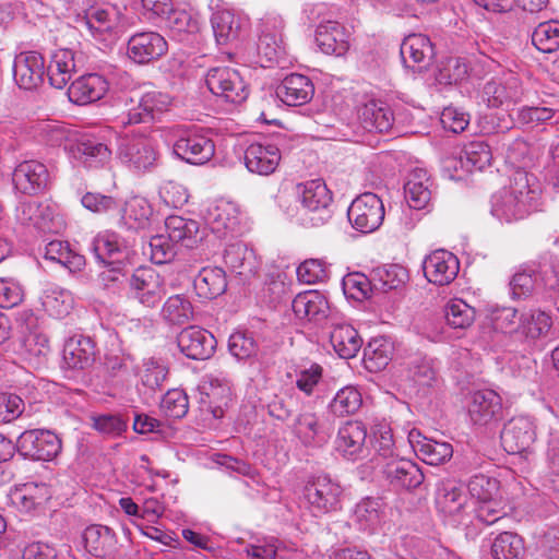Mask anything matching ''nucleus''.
<instances>
[{"mask_svg": "<svg viewBox=\"0 0 559 559\" xmlns=\"http://www.w3.org/2000/svg\"><path fill=\"white\" fill-rule=\"evenodd\" d=\"M166 26L174 35L192 34L199 28L198 21L185 10L169 11L165 16Z\"/></svg>", "mask_w": 559, "mask_h": 559, "instance_id": "nucleus-61", "label": "nucleus"}, {"mask_svg": "<svg viewBox=\"0 0 559 559\" xmlns=\"http://www.w3.org/2000/svg\"><path fill=\"white\" fill-rule=\"evenodd\" d=\"M313 94L314 86L311 80L298 73L286 75L276 88V95L288 106H302L313 97Z\"/></svg>", "mask_w": 559, "mask_h": 559, "instance_id": "nucleus-30", "label": "nucleus"}, {"mask_svg": "<svg viewBox=\"0 0 559 559\" xmlns=\"http://www.w3.org/2000/svg\"><path fill=\"white\" fill-rule=\"evenodd\" d=\"M394 354L393 342L385 337H373L364 348V364L370 372L383 370L392 360Z\"/></svg>", "mask_w": 559, "mask_h": 559, "instance_id": "nucleus-43", "label": "nucleus"}, {"mask_svg": "<svg viewBox=\"0 0 559 559\" xmlns=\"http://www.w3.org/2000/svg\"><path fill=\"white\" fill-rule=\"evenodd\" d=\"M224 262L231 272L246 278L254 275L260 267L254 251L242 242L230 243L226 247Z\"/></svg>", "mask_w": 559, "mask_h": 559, "instance_id": "nucleus-38", "label": "nucleus"}, {"mask_svg": "<svg viewBox=\"0 0 559 559\" xmlns=\"http://www.w3.org/2000/svg\"><path fill=\"white\" fill-rule=\"evenodd\" d=\"M357 116L361 127L371 132H389L394 124L391 107L379 99H367L357 107Z\"/></svg>", "mask_w": 559, "mask_h": 559, "instance_id": "nucleus-23", "label": "nucleus"}, {"mask_svg": "<svg viewBox=\"0 0 559 559\" xmlns=\"http://www.w3.org/2000/svg\"><path fill=\"white\" fill-rule=\"evenodd\" d=\"M258 348V343L252 333L237 331L229 336L228 349L239 360L255 356Z\"/></svg>", "mask_w": 559, "mask_h": 559, "instance_id": "nucleus-58", "label": "nucleus"}, {"mask_svg": "<svg viewBox=\"0 0 559 559\" xmlns=\"http://www.w3.org/2000/svg\"><path fill=\"white\" fill-rule=\"evenodd\" d=\"M284 26V20L278 15H269L261 21L258 52L270 62H278L286 53Z\"/></svg>", "mask_w": 559, "mask_h": 559, "instance_id": "nucleus-13", "label": "nucleus"}, {"mask_svg": "<svg viewBox=\"0 0 559 559\" xmlns=\"http://www.w3.org/2000/svg\"><path fill=\"white\" fill-rule=\"evenodd\" d=\"M467 412L474 425L488 426L502 417V399L490 389L474 391L469 395Z\"/></svg>", "mask_w": 559, "mask_h": 559, "instance_id": "nucleus-15", "label": "nucleus"}, {"mask_svg": "<svg viewBox=\"0 0 559 559\" xmlns=\"http://www.w3.org/2000/svg\"><path fill=\"white\" fill-rule=\"evenodd\" d=\"M245 19L228 9L212 14L211 24L217 45H227L237 40L242 33Z\"/></svg>", "mask_w": 559, "mask_h": 559, "instance_id": "nucleus-35", "label": "nucleus"}, {"mask_svg": "<svg viewBox=\"0 0 559 559\" xmlns=\"http://www.w3.org/2000/svg\"><path fill=\"white\" fill-rule=\"evenodd\" d=\"M173 150L180 159L193 165H203L214 156L215 145L206 135L189 131L174 143Z\"/></svg>", "mask_w": 559, "mask_h": 559, "instance_id": "nucleus-17", "label": "nucleus"}, {"mask_svg": "<svg viewBox=\"0 0 559 559\" xmlns=\"http://www.w3.org/2000/svg\"><path fill=\"white\" fill-rule=\"evenodd\" d=\"M281 160L278 147L271 143H251L245 151V165L249 171L267 176L275 171Z\"/></svg>", "mask_w": 559, "mask_h": 559, "instance_id": "nucleus-25", "label": "nucleus"}, {"mask_svg": "<svg viewBox=\"0 0 559 559\" xmlns=\"http://www.w3.org/2000/svg\"><path fill=\"white\" fill-rule=\"evenodd\" d=\"M423 270L425 277L430 283L444 286L449 285L457 276L460 262L450 251L439 249L425 258Z\"/></svg>", "mask_w": 559, "mask_h": 559, "instance_id": "nucleus-18", "label": "nucleus"}, {"mask_svg": "<svg viewBox=\"0 0 559 559\" xmlns=\"http://www.w3.org/2000/svg\"><path fill=\"white\" fill-rule=\"evenodd\" d=\"M343 489L328 475L309 479L304 487V498L313 513L324 514L338 508Z\"/></svg>", "mask_w": 559, "mask_h": 559, "instance_id": "nucleus-7", "label": "nucleus"}, {"mask_svg": "<svg viewBox=\"0 0 559 559\" xmlns=\"http://www.w3.org/2000/svg\"><path fill=\"white\" fill-rule=\"evenodd\" d=\"M67 150L74 159L90 168L104 165L111 156V150L105 143L91 136L76 139L67 146Z\"/></svg>", "mask_w": 559, "mask_h": 559, "instance_id": "nucleus-27", "label": "nucleus"}, {"mask_svg": "<svg viewBox=\"0 0 559 559\" xmlns=\"http://www.w3.org/2000/svg\"><path fill=\"white\" fill-rule=\"evenodd\" d=\"M498 487L499 483L496 478L485 475H476L472 477L467 485L468 492L476 502L495 498Z\"/></svg>", "mask_w": 559, "mask_h": 559, "instance_id": "nucleus-63", "label": "nucleus"}, {"mask_svg": "<svg viewBox=\"0 0 559 559\" xmlns=\"http://www.w3.org/2000/svg\"><path fill=\"white\" fill-rule=\"evenodd\" d=\"M84 24L94 36L110 33L118 24V13L115 8H93L86 13Z\"/></svg>", "mask_w": 559, "mask_h": 559, "instance_id": "nucleus-55", "label": "nucleus"}, {"mask_svg": "<svg viewBox=\"0 0 559 559\" xmlns=\"http://www.w3.org/2000/svg\"><path fill=\"white\" fill-rule=\"evenodd\" d=\"M523 94L522 82L512 72L488 81L483 88V99L493 108L515 105L522 100Z\"/></svg>", "mask_w": 559, "mask_h": 559, "instance_id": "nucleus-12", "label": "nucleus"}, {"mask_svg": "<svg viewBox=\"0 0 559 559\" xmlns=\"http://www.w3.org/2000/svg\"><path fill=\"white\" fill-rule=\"evenodd\" d=\"M420 438L418 431L409 433V441L417 456L426 464L440 465L448 462L453 455V447L449 442L437 441L428 438Z\"/></svg>", "mask_w": 559, "mask_h": 559, "instance_id": "nucleus-33", "label": "nucleus"}, {"mask_svg": "<svg viewBox=\"0 0 559 559\" xmlns=\"http://www.w3.org/2000/svg\"><path fill=\"white\" fill-rule=\"evenodd\" d=\"M316 43L326 55L343 56L349 48L348 34L336 21H324L318 25Z\"/></svg>", "mask_w": 559, "mask_h": 559, "instance_id": "nucleus-29", "label": "nucleus"}, {"mask_svg": "<svg viewBox=\"0 0 559 559\" xmlns=\"http://www.w3.org/2000/svg\"><path fill=\"white\" fill-rule=\"evenodd\" d=\"M490 552L493 559H521L524 542L515 533L502 532L493 539Z\"/></svg>", "mask_w": 559, "mask_h": 559, "instance_id": "nucleus-51", "label": "nucleus"}, {"mask_svg": "<svg viewBox=\"0 0 559 559\" xmlns=\"http://www.w3.org/2000/svg\"><path fill=\"white\" fill-rule=\"evenodd\" d=\"M474 513L478 521L486 525H492L506 518L508 511L501 501L491 498L489 500L475 502Z\"/></svg>", "mask_w": 559, "mask_h": 559, "instance_id": "nucleus-60", "label": "nucleus"}, {"mask_svg": "<svg viewBox=\"0 0 559 559\" xmlns=\"http://www.w3.org/2000/svg\"><path fill=\"white\" fill-rule=\"evenodd\" d=\"M204 218L212 231L218 236L234 234L238 230L239 211L233 202L218 200L211 203Z\"/></svg>", "mask_w": 559, "mask_h": 559, "instance_id": "nucleus-26", "label": "nucleus"}, {"mask_svg": "<svg viewBox=\"0 0 559 559\" xmlns=\"http://www.w3.org/2000/svg\"><path fill=\"white\" fill-rule=\"evenodd\" d=\"M49 181L50 176L47 166L35 159L21 162L12 174L14 188L27 195H35L45 191Z\"/></svg>", "mask_w": 559, "mask_h": 559, "instance_id": "nucleus-14", "label": "nucleus"}, {"mask_svg": "<svg viewBox=\"0 0 559 559\" xmlns=\"http://www.w3.org/2000/svg\"><path fill=\"white\" fill-rule=\"evenodd\" d=\"M165 229L171 242L189 249L195 248L203 239L199 223L182 216H168L165 221Z\"/></svg>", "mask_w": 559, "mask_h": 559, "instance_id": "nucleus-36", "label": "nucleus"}, {"mask_svg": "<svg viewBox=\"0 0 559 559\" xmlns=\"http://www.w3.org/2000/svg\"><path fill=\"white\" fill-rule=\"evenodd\" d=\"M46 73L45 59L37 51L19 53L13 63V78L20 88L33 91L44 81Z\"/></svg>", "mask_w": 559, "mask_h": 559, "instance_id": "nucleus-16", "label": "nucleus"}, {"mask_svg": "<svg viewBox=\"0 0 559 559\" xmlns=\"http://www.w3.org/2000/svg\"><path fill=\"white\" fill-rule=\"evenodd\" d=\"M538 191L531 186L526 171L516 170L510 183L491 198V214L501 222L524 219L538 206Z\"/></svg>", "mask_w": 559, "mask_h": 559, "instance_id": "nucleus-1", "label": "nucleus"}, {"mask_svg": "<svg viewBox=\"0 0 559 559\" xmlns=\"http://www.w3.org/2000/svg\"><path fill=\"white\" fill-rule=\"evenodd\" d=\"M167 41L156 32H142L128 40V56L134 62L144 64L159 59L167 51Z\"/></svg>", "mask_w": 559, "mask_h": 559, "instance_id": "nucleus-21", "label": "nucleus"}, {"mask_svg": "<svg viewBox=\"0 0 559 559\" xmlns=\"http://www.w3.org/2000/svg\"><path fill=\"white\" fill-rule=\"evenodd\" d=\"M433 56V45L426 35L411 34L401 45V57L407 68L421 71L430 64Z\"/></svg>", "mask_w": 559, "mask_h": 559, "instance_id": "nucleus-24", "label": "nucleus"}, {"mask_svg": "<svg viewBox=\"0 0 559 559\" xmlns=\"http://www.w3.org/2000/svg\"><path fill=\"white\" fill-rule=\"evenodd\" d=\"M447 323L453 329H467L475 320V309L462 299L450 300L444 309Z\"/></svg>", "mask_w": 559, "mask_h": 559, "instance_id": "nucleus-57", "label": "nucleus"}, {"mask_svg": "<svg viewBox=\"0 0 559 559\" xmlns=\"http://www.w3.org/2000/svg\"><path fill=\"white\" fill-rule=\"evenodd\" d=\"M330 342L335 353L344 359L355 357L362 345V340L352 325L335 326L331 332Z\"/></svg>", "mask_w": 559, "mask_h": 559, "instance_id": "nucleus-45", "label": "nucleus"}, {"mask_svg": "<svg viewBox=\"0 0 559 559\" xmlns=\"http://www.w3.org/2000/svg\"><path fill=\"white\" fill-rule=\"evenodd\" d=\"M41 304L50 316L63 318L72 310L74 299L70 290L50 285L43 293Z\"/></svg>", "mask_w": 559, "mask_h": 559, "instance_id": "nucleus-48", "label": "nucleus"}, {"mask_svg": "<svg viewBox=\"0 0 559 559\" xmlns=\"http://www.w3.org/2000/svg\"><path fill=\"white\" fill-rule=\"evenodd\" d=\"M501 444L510 454L526 452L536 440V424L530 416L512 417L501 431Z\"/></svg>", "mask_w": 559, "mask_h": 559, "instance_id": "nucleus-11", "label": "nucleus"}, {"mask_svg": "<svg viewBox=\"0 0 559 559\" xmlns=\"http://www.w3.org/2000/svg\"><path fill=\"white\" fill-rule=\"evenodd\" d=\"M160 408L167 417L182 418L188 413V396L182 390H168L162 399Z\"/></svg>", "mask_w": 559, "mask_h": 559, "instance_id": "nucleus-59", "label": "nucleus"}, {"mask_svg": "<svg viewBox=\"0 0 559 559\" xmlns=\"http://www.w3.org/2000/svg\"><path fill=\"white\" fill-rule=\"evenodd\" d=\"M372 285L376 289L389 292L403 287L408 281L407 270L400 264H385L372 270Z\"/></svg>", "mask_w": 559, "mask_h": 559, "instance_id": "nucleus-47", "label": "nucleus"}, {"mask_svg": "<svg viewBox=\"0 0 559 559\" xmlns=\"http://www.w3.org/2000/svg\"><path fill=\"white\" fill-rule=\"evenodd\" d=\"M95 257L103 264H123L129 255L126 241L115 231L98 234L92 243Z\"/></svg>", "mask_w": 559, "mask_h": 559, "instance_id": "nucleus-31", "label": "nucleus"}, {"mask_svg": "<svg viewBox=\"0 0 559 559\" xmlns=\"http://www.w3.org/2000/svg\"><path fill=\"white\" fill-rule=\"evenodd\" d=\"M180 352L194 360L209 359L216 348V340L212 333L199 326L183 329L177 336Z\"/></svg>", "mask_w": 559, "mask_h": 559, "instance_id": "nucleus-19", "label": "nucleus"}, {"mask_svg": "<svg viewBox=\"0 0 559 559\" xmlns=\"http://www.w3.org/2000/svg\"><path fill=\"white\" fill-rule=\"evenodd\" d=\"M436 504L444 515L459 518L466 504L464 486L455 480H442L437 488Z\"/></svg>", "mask_w": 559, "mask_h": 559, "instance_id": "nucleus-34", "label": "nucleus"}, {"mask_svg": "<svg viewBox=\"0 0 559 559\" xmlns=\"http://www.w3.org/2000/svg\"><path fill=\"white\" fill-rule=\"evenodd\" d=\"M108 88L109 84L103 75L88 73L71 83L68 95L71 102L85 105L103 98Z\"/></svg>", "mask_w": 559, "mask_h": 559, "instance_id": "nucleus-28", "label": "nucleus"}, {"mask_svg": "<svg viewBox=\"0 0 559 559\" xmlns=\"http://www.w3.org/2000/svg\"><path fill=\"white\" fill-rule=\"evenodd\" d=\"M292 430L305 447L321 448L329 442L333 426L324 416L305 411L295 418Z\"/></svg>", "mask_w": 559, "mask_h": 559, "instance_id": "nucleus-9", "label": "nucleus"}, {"mask_svg": "<svg viewBox=\"0 0 559 559\" xmlns=\"http://www.w3.org/2000/svg\"><path fill=\"white\" fill-rule=\"evenodd\" d=\"M371 285L372 278L369 280L361 273H349L342 281L344 294L356 300L368 298Z\"/></svg>", "mask_w": 559, "mask_h": 559, "instance_id": "nucleus-62", "label": "nucleus"}, {"mask_svg": "<svg viewBox=\"0 0 559 559\" xmlns=\"http://www.w3.org/2000/svg\"><path fill=\"white\" fill-rule=\"evenodd\" d=\"M171 97L159 91H150L138 98L130 97L126 100V111L118 117V123L123 127L151 123L156 116L168 110Z\"/></svg>", "mask_w": 559, "mask_h": 559, "instance_id": "nucleus-4", "label": "nucleus"}, {"mask_svg": "<svg viewBox=\"0 0 559 559\" xmlns=\"http://www.w3.org/2000/svg\"><path fill=\"white\" fill-rule=\"evenodd\" d=\"M383 516V503L378 498H365L359 501L353 513V521L359 530L374 532Z\"/></svg>", "mask_w": 559, "mask_h": 559, "instance_id": "nucleus-44", "label": "nucleus"}, {"mask_svg": "<svg viewBox=\"0 0 559 559\" xmlns=\"http://www.w3.org/2000/svg\"><path fill=\"white\" fill-rule=\"evenodd\" d=\"M44 258L63 265L70 272H78L85 265V258L74 252L68 242L52 240L45 247Z\"/></svg>", "mask_w": 559, "mask_h": 559, "instance_id": "nucleus-49", "label": "nucleus"}, {"mask_svg": "<svg viewBox=\"0 0 559 559\" xmlns=\"http://www.w3.org/2000/svg\"><path fill=\"white\" fill-rule=\"evenodd\" d=\"M160 314L167 323L181 325L192 319L193 307L183 295H174L166 300Z\"/></svg>", "mask_w": 559, "mask_h": 559, "instance_id": "nucleus-52", "label": "nucleus"}, {"mask_svg": "<svg viewBox=\"0 0 559 559\" xmlns=\"http://www.w3.org/2000/svg\"><path fill=\"white\" fill-rule=\"evenodd\" d=\"M296 198L300 206L287 214L306 227H319L332 218V193L321 179H312L296 186Z\"/></svg>", "mask_w": 559, "mask_h": 559, "instance_id": "nucleus-2", "label": "nucleus"}, {"mask_svg": "<svg viewBox=\"0 0 559 559\" xmlns=\"http://www.w3.org/2000/svg\"><path fill=\"white\" fill-rule=\"evenodd\" d=\"M361 404L360 392L355 386L347 385L337 391L329 407L333 414L346 416L356 413Z\"/></svg>", "mask_w": 559, "mask_h": 559, "instance_id": "nucleus-56", "label": "nucleus"}, {"mask_svg": "<svg viewBox=\"0 0 559 559\" xmlns=\"http://www.w3.org/2000/svg\"><path fill=\"white\" fill-rule=\"evenodd\" d=\"M431 180L425 169H414L404 185L405 200L411 209L423 210L431 200Z\"/></svg>", "mask_w": 559, "mask_h": 559, "instance_id": "nucleus-40", "label": "nucleus"}, {"mask_svg": "<svg viewBox=\"0 0 559 559\" xmlns=\"http://www.w3.org/2000/svg\"><path fill=\"white\" fill-rule=\"evenodd\" d=\"M292 308L298 319L308 321H320L326 318L329 312L326 299L317 292L298 294L292 302Z\"/></svg>", "mask_w": 559, "mask_h": 559, "instance_id": "nucleus-41", "label": "nucleus"}, {"mask_svg": "<svg viewBox=\"0 0 559 559\" xmlns=\"http://www.w3.org/2000/svg\"><path fill=\"white\" fill-rule=\"evenodd\" d=\"M384 215L382 200L372 192L358 195L347 211L348 221L353 228L362 234L377 230L382 225Z\"/></svg>", "mask_w": 559, "mask_h": 559, "instance_id": "nucleus-6", "label": "nucleus"}, {"mask_svg": "<svg viewBox=\"0 0 559 559\" xmlns=\"http://www.w3.org/2000/svg\"><path fill=\"white\" fill-rule=\"evenodd\" d=\"M95 360L94 342L83 335L70 337L63 346V364L73 370H83L93 365Z\"/></svg>", "mask_w": 559, "mask_h": 559, "instance_id": "nucleus-32", "label": "nucleus"}, {"mask_svg": "<svg viewBox=\"0 0 559 559\" xmlns=\"http://www.w3.org/2000/svg\"><path fill=\"white\" fill-rule=\"evenodd\" d=\"M367 428L358 420H349L340 427L335 440L336 451L345 459L358 460L367 454Z\"/></svg>", "mask_w": 559, "mask_h": 559, "instance_id": "nucleus-20", "label": "nucleus"}, {"mask_svg": "<svg viewBox=\"0 0 559 559\" xmlns=\"http://www.w3.org/2000/svg\"><path fill=\"white\" fill-rule=\"evenodd\" d=\"M383 474L393 487L407 490L416 489L425 479L420 467L415 462L404 457H395L386 462Z\"/></svg>", "mask_w": 559, "mask_h": 559, "instance_id": "nucleus-22", "label": "nucleus"}, {"mask_svg": "<svg viewBox=\"0 0 559 559\" xmlns=\"http://www.w3.org/2000/svg\"><path fill=\"white\" fill-rule=\"evenodd\" d=\"M468 64L464 58L449 57L442 60L436 72V82L440 85H452L467 78Z\"/></svg>", "mask_w": 559, "mask_h": 559, "instance_id": "nucleus-53", "label": "nucleus"}, {"mask_svg": "<svg viewBox=\"0 0 559 559\" xmlns=\"http://www.w3.org/2000/svg\"><path fill=\"white\" fill-rule=\"evenodd\" d=\"M118 158L130 171L144 174L157 166L159 153L154 141L148 136L126 135L119 144Z\"/></svg>", "mask_w": 559, "mask_h": 559, "instance_id": "nucleus-3", "label": "nucleus"}, {"mask_svg": "<svg viewBox=\"0 0 559 559\" xmlns=\"http://www.w3.org/2000/svg\"><path fill=\"white\" fill-rule=\"evenodd\" d=\"M131 295L146 308H155L166 294L164 280L151 267L138 269L129 280Z\"/></svg>", "mask_w": 559, "mask_h": 559, "instance_id": "nucleus-10", "label": "nucleus"}, {"mask_svg": "<svg viewBox=\"0 0 559 559\" xmlns=\"http://www.w3.org/2000/svg\"><path fill=\"white\" fill-rule=\"evenodd\" d=\"M205 83L213 95L226 103L241 104L249 96V88L240 72L230 67L211 68Z\"/></svg>", "mask_w": 559, "mask_h": 559, "instance_id": "nucleus-5", "label": "nucleus"}, {"mask_svg": "<svg viewBox=\"0 0 559 559\" xmlns=\"http://www.w3.org/2000/svg\"><path fill=\"white\" fill-rule=\"evenodd\" d=\"M199 297L214 299L225 293L227 281L225 271L221 267H203L193 281Z\"/></svg>", "mask_w": 559, "mask_h": 559, "instance_id": "nucleus-42", "label": "nucleus"}, {"mask_svg": "<svg viewBox=\"0 0 559 559\" xmlns=\"http://www.w3.org/2000/svg\"><path fill=\"white\" fill-rule=\"evenodd\" d=\"M552 325L551 318L544 311L527 310L520 314V330L518 335L527 341H535L545 336Z\"/></svg>", "mask_w": 559, "mask_h": 559, "instance_id": "nucleus-46", "label": "nucleus"}, {"mask_svg": "<svg viewBox=\"0 0 559 559\" xmlns=\"http://www.w3.org/2000/svg\"><path fill=\"white\" fill-rule=\"evenodd\" d=\"M153 209L142 197L130 198L122 209L121 221L129 229H143L148 225Z\"/></svg>", "mask_w": 559, "mask_h": 559, "instance_id": "nucleus-50", "label": "nucleus"}, {"mask_svg": "<svg viewBox=\"0 0 559 559\" xmlns=\"http://www.w3.org/2000/svg\"><path fill=\"white\" fill-rule=\"evenodd\" d=\"M75 71V53L68 48H60L53 51L46 69L50 85L58 90L67 86Z\"/></svg>", "mask_w": 559, "mask_h": 559, "instance_id": "nucleus-37", "label": "nucleus"}, {"mask_svg": "<svg viewBox=\"0 0 559 559\" xmlns=\"http://www.w3.org/2000/svg\"><path fill=\"white\" fill-rule=\"evenodd\" d=\"M533 45L542 52L551 53L559 49V21L539 23L532 34Z\"/></svg>", "mask_w": 559, "mask_h": 559, "instance_id": "nucleus-54", "label": "nucleus"}, {"mask_svg": "<svg viewBox=\"0 0 559 559\" xmlns=\"http://www.w3.org/2000/svg\"><path fill=\"white\" fill-rule=\"evenodd\" d=\"M83 543L86 551L96 558L110 557L117 548V539L112 530L97 524L85 528Z\"/></svg>", "mask_w": 559, "mask_h": 559, "instance_id": "nucleus-39", "label": "nucleus"}, {"mask_svg": "<svg viewBox=\"0 0 559 559\" xmlns=\"http://www.w3.org/2000/svg\"><path fill=\"white\" fill-rule=\"evenodd\" d=\"M148 250L150 258L155 264L170 262L176 255L174 242L170 241L168 235L153 236L148 242Z\"/></svg>", "mask_w": 559, "mask_h": 559, "instance_id": "nucleus-64", "label": "nucleus"}, {"mask_svg": "<svg viewBox=\"0 0 559 559\" xmlns=\"http://www.w3.org/2000/svg\"><path fill=\"white\" fill-rule=\"evenodd\" d=\"M16 449L24 457L51 461L61 452V439L46 429L25 430L16 440Z\"/></svg>", "mask_w": 559, "mask_h": 559, "instance_id": "nucleus-8", "label": "nucleus"}]
</instances>
